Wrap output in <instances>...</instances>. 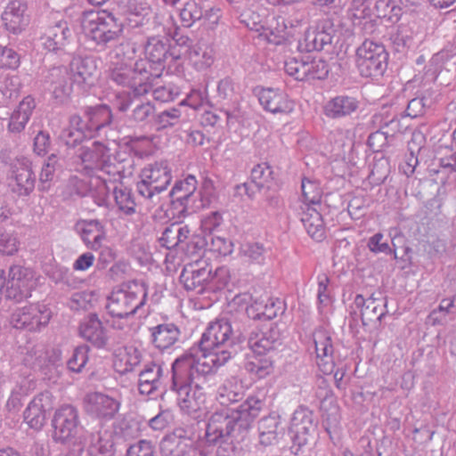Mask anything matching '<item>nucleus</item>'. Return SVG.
Returning a JSON list of instances; mask_svg holds the SVG:
<instances>
[{
    "mask_svg": "<svg viewBox=\"0 0 456 456\" xmlns=\"http://www.w3.org/2000/svg\"><path fill=\"white\" fill-rule=\"evenodd\" d=\"M94 456H114V438L112 433L105 432L100 436Z\"/></svg>",
    "mask_w": 456,
    "mask_h": 456,
    "instance_id": "58",
    "label": "nucleus"
},
{
    "mask_svg": "<svg viewBox=\"0 0 456 456\" xmlns=\"http://www.w3.org/2000/svg\"><path fill=\"white\" fill-rule=\"evenodd\" d=\"M246 370L257 379H264L273 371V361L270 357L252 355L245 364Z\"/></svg>",
    "mask_w": 456,
    "mask_h": 456,
    "instance_id": "40",
    "label": "nucleus"
},
{
    "mask_svg": "<svg viewBox=\"0 0 456 456\" xmlns=\"http://www.w3.org/2000/svg\"><path fill=\"white\" fill-rule=\"evenodd\" d=\"M388 54L384 45L365 40L356 51V65L362 77L382 76L387 66Z\"/></svg>",
    "mask_w": 456,
    "mask_h": 456,
    "instance_id": "7",
    "label": "nucleus"
},
{
    "mask_svg": "<svg viewBox=\"0 0 456 456\" xmlns=\"http://www.w3.org/2000/svg\"><path fill=\"white\" fill-rule=\"evenodd\" d=\"M181 110L177 108H169L154 117L157 130L171 128L179 124L181 119Z\"/></svg>",
    "mask_w": 456,
    "mask_h": 456,
    "instance_id": "49",
    "label": "nucleus"
},
{
    "mask_svg": "<svg viewBox=\"0 0 456 456\" xmlns=\"http://www.w3.org/2000/svg\"><path fill=\"white\" fill-rule=\"evenodd\" d=\"M151 342L159 350L172 347L179 341L181 331L174 323H162L150 329Z\"/></svg>",
    "mask_w": 456,
    "mask_h": 456,
    "instance_id": "29",
    "label": "nucleus"
},
{
    "mask_svg": "<svg viewBox=\"0 0 456 456\" xmlns=\"http://www.w3.org/2000/svg\"><path fill=\"white\" fill-rule=\"evenodd\" d=\"M113 400L100 393H92L86 395L85 407L88 412L102 414L106 409L111 407Z\"/></svg>",
    "mask_w": 456,
    "mask_h": 456,
    "instance_id": "45",
    "label": "nucleus"
},
{
    "mask_svg": "<svg viewBox=\"0 0 456 456\" xmlns=\"http://www.w3.org/2000/svg\"><path fill=\"white\" fill-rule=\"evenodd\" d=\"M73 81L84 87L91 86L96 77L97 66L93 58L77 57L71 62Z\"/></svg>",
    "mask_w": 456,
    "mask_h": 456,
    "instance_id": "27",
    "label": "nucleus"
},
{
    "mask_svg": "<svg viewBox=\"0 0 456 456\" xmlns=\"http://www.w3.org/2000/svg\"><path fill=\"white\" fill-rule=\"evenodd\" d=\"M359 108V101L353 96L340 94L330 99L323 106L324 115L331 119L351 116Z\"/></svg>",
    "mask_w": 456,
    "mask_h": 456,
    "instance_id": "24",
    "label": "nucleus"
},
{
    "mask_svg": "<svg viewBox=\"0 0 456 456\" xmlns=\"http://www.w3.org/2000/svg\"><path fill=\"white\" fill-rule=\"evenodd\" d=\"M301 222L309 236L314 240L321 241L325 238L322 216L314 208L307 207L303 211Z\"/></svg>",
    "mask_w": 456,
    "mask_h": 456,
    "instance_id": "35",
    "label": "nucleus"
},
{
    "mask_svg": "<svg viewBox=\"0 0 456 456\" xmlns=\"http://www.w3.org/2000/svg\"><path fill=\"white\" fill-rule=\"evenodd\" d=\"M154 449L151 442L141 440L137 444L130 445L126 456H153Z\"/></svg>",
    "mask_w": 456,
    "mask_h": 456,
    "instance_id": "61",
    "label": "nucleus"
},
{
    "mask_svg": "<svg viewBox=\"0 0 456 456\" xmlns=\"http://www.w3.org/2000/svg\"><path fill=\"white\" fill-rule=\"evenodd\" d=\"M266 250L260 243H246L240 248V254L248 262L261 265L265 262Z\"/></svg>",
    "mask_w": 456,
    "mask_h": 456,
    "instance_id": "50",
    "label": "nucleus"
},
{
    "mask_svg": "<svg viewBox=\"0 0 456 456\" xmlns=\"http://www.w3.org/2000/svg\"><path fill=\"white\" fill-rule=\"evenodd\" d=\"M313 339L315 346L317 365L319 369L325 375L334 372L336 387L339 389L344 388L345 386L343 385V379L345 377L346 370L343 369H337L334 371V348L330 331L323 327H319L314 331Z\"/></svg>",
    "mask_w": 456,
    "mask_h": 456,
    "instance_id": "8",
    "label": "nucleus"
},
{
    "mask_svg": "<svg viewBox=\"0 0 456 456\" xmlns=\"http://www.w3.org/2000/svg\"><path fill=\"white\" fill-rule=\"evenodd\" d=\"M109 152L110 149H107L103 144L95 142L94 149H86L81 154L82 162L86 164V167H93L91 164H94L96 167L101 166V169L104 170L110 166L102 165L104 160L105 152Z\"/></svg>",
    "mask_w": 456,
    "mask_h": 456,
    "instance_id": "43",
    "label": "nucleus"
},
{
    "mask_svg": "<svg viewBox=\"0 0 456 456\" xmlns=\"http://www.w3.org/2000/svg\"><path fill=\"white\" fill-rule=\"evenodd\" d=\"M51 317L52 312L46 305L30 304L16 309L10 322L15 329L37 332L49 323Z\"/></svg>",
    "mask_w": 456,
    "mask_h": 456,
    "instance_id": "10",
    "label": "nucleus"
},
{
    "mask_svg": "<svg viewBox=\"0 0 456 456\" xmlns=\"http://www.w3.org/2000/svg\"><path fill=\"white\" fill-rule=\"evenodd\" d=\"M79 333L81 337L98 347H102L106 345V331L96 315H89L82 322L79 327Z\"/></svg>",
    "mask_w": 456,
    "mask_h": 456,
    "instance_id": "31",
    "label": "nucleus"
},
{
    "mask_svg": "<svg viewBox=\"0 0 456 456\" xmlns=\"http://www.w3.org/2000/svg\"><path fill=\"white\" fill-rule=\"evenodd\" d=\"M12 189L19 195L29 194L35 186V176L28 165L18 163L12 170Z\"/></svg>",
    "mask_w": 456,
    "mask_h": 456,
    "instance_id": "33",
    "label": "nucleus"
},
{
    "mask_svg": "<svg viewBox=\"0 0 456 456\" xmlns=\"http://www.w3.org/2000/svg\"><path fill=\"white\" fill-rule=\"evenodd\" d=\"M118 9H122L124 14H129L134 19L127 18L129 26L132 28L138 27L142 23L143 16L148 13V8L143 6H135L134 2L129 1L127 6L118 4Z\"/></svg>",
    "mask_w": 456,
    "mask_h": 456,
    "instance_id": "55",
    "label": "nucleus"
},
{
    "mask_svg": "<svg viewBox=\"0 0 456 456\" xmlns=\"http://www.w3.org/2000/svg\"><path fill=\"white\" fill-rule=\"evenodd\" d=\"M162 364L150 362L140 371L138 389L142 395H150L159 388L162 384Z\"/></svg>",
    "mask_w": 456,
    "mask_h": 456,
    "instance_id": "25",
    "label": "nucleus"
},
{
    "mask_svg": "<svg viewBox=\"0 0 456 456\" xmlns=\"http://www.w3.org/2000/svg\"><path fill=\"white\" fill-rule=\"evenodd\" d=\"M281 431V418L277 414H270L258 422L259 442L264 446H269L277 442Z\"/></svg>",
    "mask_w": 456,
    "mask_h": 456,
    "instance_id": "32",
    "label": "nucleus"
},
{
    "mask_svg": "<svg viewBox=\"0 0 456 456\" xmlns=\"http://www.w3.org/2000/svg\"><path fill=\"white\" fill-rule=\"evenodd\" d=\"M81 28L86 37L98 44L107 43L113 37L114 16L106 11H87L81 17Z\"/></svg>",
    "mask_w": 456,
    "mask_h": 456,
    "instance_id": "11",
    "label": "nucleus"
},
{
    "mask_svg": "<svg viewBox=\"0 0 456 456\" xmlns=\"http://www.w3.org/2000/svg\"><path fill=\"white\" fill-rule=\"evenodd\" d=\"M307 66L309 68L307 80L324 79L329 74V65L322 59L308 56Z\"/></svg>",
    "mask_w": 456,
    "mask_h": 456,
    "instance_id": "54",
    "label": "nucleus"
},
{
    "mask_svg": "<svg viewBox=\"0 0 456 456\" xmlns=\"http://www.w3.org/2000/svg\"><path fill=\"white\" fill-rule=\"evenodd\" d=\"M354 303L357 308H361V319L364 326L380 322L386 314V304L372 296L365 299L358 294Z\"/></svg>",
    "mask_w": 456,
    "mask_h": 456,
    "instance_id": "26",
    "label": "nucleus"
},
{
    "mask_svg": "<svg viewBox=\"0 0 456 456\" xmlns=\"http://www.w3.org/2000/svg\"><path fill=\"white\" fill-rule=\"evenodd\" d=\"M246 327L236 321L223 317L210 322L199 341L200 352H208L219 366L234 356L240 345L246 340Z\"/></svg>",
    "mask_w": 456,
    "mask_h": 456,
    "instance_id": "2",
    "label": "nucleus"
},
{
    "mask_svg": "<svg viewBox=\"0 0 456 456\" xmlns=\"http://www.w3.org/2000/svg\"><path fill=\"white\" fill-rule=\"evenodd\" d=\"M374 123L379 124V127L388 137H393L397 133L402 132V126L397 115L389 116L387 112H379L373 117Z\"/></svg>",
    "mask_w": 456,
    "mask_h": 456,
    "instance_id": "46",
    "label": "nucleus"
},
{
    "mask_svg": "<svg viewBox=\"0 0 456 456\" xmlns=\"http://www.w3.org/2000/svg\"><path fill=\"white\" fill-rule=\"evenodd\" d=\"M350 11L352 12V16L357 20L364 19L371 14L368 0H353Z\"/></svg>",
    "mask_w": 456,
    "mask_h": 456,
    "instance_id": "64",
    "label": "nucleus"
},
{
    "mask_svg": "<svg viewBox=\"0 0 456 456\" xmlns=\"http://www.w3.org/2000/svg\"><path fill=\"white\" fill-rule=\"evenodd\" d=\"M248 344L255 355L266 356L267 353L275 349L281 343L277 330H269L266 332L251 331Z\"/></svg>",
    "mask_w": 456,
    "mask_h": 456,
    "instance_id": "28",
    "label": "nucleus"
},
{
    "mask_svg": "<svg viewBox=\"0 0 456 456\" xmlns=\"http://www.w3.org/2000/svg\"><path fill=\"white\" fill-rule=\"evenodd\" d=\"M302 197L307 207L310 205H319L322 200V189L314 181L307 178L302 179L301 183Z\"/></svg>",
    "mask_w": 456,
    "mask_h": 456,
    "instance_id": "48",
    "label": "nucleus"
},
{
    "mask_svg": "<svg viewBox=\"0 0 456 456\" xmlns=\"http://www.w3.org/2000/svg\"><path fill=\"white\" fill-rule=\"evenodd\" d=\"M334 29L332 27L327 28L323 26L322 28L309 31L305 35V43L308 51H322L326 45L332 43Z\"/></svg>",
    "mask_w": 456,
    "mask_h": 456,
    "instance_id": "38",
    "label": "nucleus"
},
{
    "mask_svg": "<svg viewBox=\"0 0 456 456\" xmlns=\"http://www.w3.org/2000/svg\"><path fill=\"white\" fill-rule=\"evenodd\" d=\"M88 119V128L90 130H99L105 125H109L111 120V110L105 105H100L90 109L86 112Z\"/></svg>",
    "mask_w": 456,
    "mask_h": 456,
    "instance_id": "42",
    "label": "nucleus"
},
{
    "mask_svg": "<svg viewBox=\"0 0 456 456\" xmlns=\"http://www.w3.org/2000/svg\"><path fill=\"white\" fill-rule=\"evenodd\" d=\"M212 266L204 258H197L186 264L180 274V281L186 290H194L198 294L208 291V280Z\"/></svg>",
    "mask_w": 456,
    "mask_h": 456,
    "instance_id": "15",
    "label": "nucleus"
},
{
    "mask_svg": "<svg viewBox=\"0 0 456 456\" xmlns=\"http://www.w3.org/2000/svg\"><path fill=\"white\" fill-rule=\"evenodd\" d=\"M54 397L49 392H44L33 398L24 411V421L36 430H41L46 423L47 414L53 410Z\"/></svg>",
    "mask_w": 456,
    "mask_h": 456,
    "instance_id": "19",
    "label": "nucleus"
},
{
    "mask_svg": "<svg viewBox=\"0 0 456 456\" xmlns=\"http://www.w3.org/2000/svg\"><path fill=\"white\" fill-rule=\"evenodd\" d=\"M69 37L70 30L68 22L61 19L48 25L41 39L45 49L50 52H57L64 49Z\"/></svg>",
    "mask_w": 456,
    "mask_h": 456,
    "instance_id": "23",
    "label": "nucleus"
},
{
    "mask_svg": "<svg viewBox=\"0 0 456 456\" xmlns=\"http://www.w3.org/2000/svg\"><path fill=\"white\" fill-rule=\"evenodd\" d=\"M144 50L148 59L153 63H161L167 59V47L158 37H151Z\"/></svg>",
    "mask_w": 456,
    "mask_h": 456,
    "instance_id": "47",
    "label": "nucleus"
},
{
    "mask_svg": "<svg viewBox=\"0 0 456 456\" xmlns=\"http://www.w3.org/2000/svg\"><path fill=\"white\" fill-rule=\"evenodd\" d=\"M80 235L88 248L98 250L107 240L106 232L98 221H83L79 224Z\"/></svg>",
    "mask_w": 456,
    "mask_h": 456,
    "instance_id": "30",
    "label": "nucleus"
},
{
    "mask_svg": "<svg viewBox=\"0 0 456 456\" xmlns=\"http://www.w3.org/2000/svg\"><path fill=\"white\" fill-rule=\"evenodd\" d=\"M171 390L177 395V403L180 409L193 418L200 417V411L206 409V393L203 387L199 385H191L190 383L178 382L171 380Z\"/></svg>",
    "mask_w": 456,
    "mask_h": 456,
    "instance_id": "13",
    "label": "nucleus"
},
{
    "mask_svg": "<svg viewBox=\"0 0 456 456\" xmlns=\"http://www.w3.org/2000/svg\"><path fill=\"white\" fill-rule=\"evenodd\" d=\"M222 17L221 10L217 7H204L203 17L200 21L208 28L214 29Z\"/></svg>",
    "mask_w": 456,
    "mask_h": 456,
    "instance_id": "63",
    "label": "nucleus"
},
{
    "mask_svg": "<svg viewBox=\"0 0 456 456\" xmlns=\"http://www.w3.org/2000/svg\"><path fill=\"white\" fill-rule=\"evenodd\" d=\"M35 107L36 102L33 97L29 95L24 97L11 116L8 126L9 130L12 132H20L23 130Z\"/></svg>",
    "mask_w": 456,
    "mask_h": 456,
    "instance_id": "34",
    "label": "nucleus"
},
{
    "mask_svg": "<svg viewBox=\"0 0 456 456\" xmlns=\"http://www.w3.org/2000/svg\"><path fill=\"white\" fill-rule=\"evenodd\" d=\"M20 62V56L14 50L0 45V67L15 69Z\"/></svg>",
    "mask_w": 456,
    "mask_h": 456,
    "instance_id": "57",
    "label": "nucleus"
},
{
    "mask_svg": "<svg viewBox=\"0 0 456 456\" xmlns=\"http://www.w3.org/2000/svg\"><path fill=\"white\" fill-rule=\"evenodd\" d=\"M273 171L267 163L257 164L251 170V183H254L258 190L263 188H270V183L273 180Z\"/></svg>",
    "mask_w": 456,
    "mask_h": 456,
    "instance_id": "44",
    "label": "nucleus"
},
{
    "mask_svg": "<svg viewBox=\"0 0 456 456\" xmlns=\"http://www.w3.org/2000/svg\"><path fill=\"white\" fill-rule=\"evenodd\" d=\"M230 281V271L225 266H220L211 273L208 280V291H216L223 289Z\"/></svg>",
    "mask_w": 456,
    "mask_h": 456,
    "instance_id": "53",
    "label": "nucleus"
},
{
    "mask_svg": "<svg viewBox=\"0 0 456 456\" xmlns=\"http://www.w3.org/2000/svg\"><path fill=\"white\" fill-rule=\"evenodd\" d=\"M137 183L139 195L154 201L158 194L167 190L172 180L171 168L167 160L148 164L141 171Z\"/></svg>",
    "mask_w": 456,
    "mask_h": 456,
    "instance_id": "6",
    "label": "nucleus"
},
{
    "mask_svg": "<svg viewBox=\"0 0 456 456\" xmlns=\"http://www.w3.org/2000/svg\"><path fill=\"white\" fill-rule=\"evenodd\" d=\"M176 227L177 224L174 223L165 228L161 237L159 238V243L162 247H165L167 249L177 248V240H175V236H177L178 232H176Z\"/></svg>",
    "mask_w": 456,
    "mask_h": 456,
    "instance_id": "60",
    "label": "nucleus"
},
{
    "mask_svg": "<svg viewBox=\"0 0 456 456\" xmlns=\"http://www.w3.org/2000/svg\"><path fill=\"white\" fill-rule=\"evenodd\" d=\"M397 237H395L392 240V246L393 248H390L387 242H382L383 240V234L380 232L375 233L373 236H371L368 240V248L373 253H385L387 255L394 254V258L397 259V254H396V245L395 240H397Z\"/></svg>",
    "mask_w": 456,
    "mask_h": 456,
    "instance_id": "51",
    "label": "nucleus"
},
{
    "mask_svg": "<svg viewBox=\"0 0 456 456\" xmlns=\"http://www.w3.org/2000/svg\"><path fill=\"white\" fill-rule=\"evenodd\" d=\"M197 189V180L193 175H188L184 180L177 181L170 191L174 208L179 206L178 217L190 214V200Z\"/></svg>",
    "mask_w": 456,
    "mask_h": 456,
    "instance_id": "22",
    "label": "nucleus"
},
{
    "mask_svg": "<svg viewBox=\"0 0 456 456\" xmlns=\"http://www.w3.org/2000/svg\"><path fill=\"white\" fill-rule=\"evenodd\" d=\"M1 20L7 32L13 35L25 32L30 24L27 3L24 0H11L4 7Z\"/></svg>",
    "mask_w": 456,
    "mask_h": 456,
    "instance_id": "17",
    "label": "nucleus"
},
{
    "mask_svg": "<svg viewBox=\"0 0 456 456\" xmlns=\"http://www.w3.org/2000/svg\"><path fill=\"white\" fill-rule=\"evenodd\" d=\"M118 175L119 186L116 184V207L118 208L116 220L119 225L123 224L127 229H135L134 216L136 215V203L131 187L134 183L133 171L129 169L127 174L124 175L118 170Z\"/></svg>",
    "mask_w": 456,
    "mask_h": 456,
    "instance_id": "9",
    "label": "nucleus"
},
{
    "mask_svg": "<svg viewBox=\"0 0 456 456\" xmlns=\"http://www.w3.org/2000/svg\"><path fill=\"white\" fill-rule=\"evenodd\" d=\"M126 75L134 76V80L122 84L126 88L121 91L116 90V107L120 111L133 107L131 119L136 123L147 122L155 113L153 103L145 97L152 87L148 82L150 76H142L130 69Z\"/></svg>",
    "mask_w": 456,
    "mask_h": 456,
    "instance_id": "3",
    "label": "nucleus"
},
{
    "mask_svg": "<svg viewBox=\"0 0 456 456\" xmlns=\"http://www.w3.org/2000/svg\"><path fill=\"white\" fill-rule=\"evenodd\" d=\"M141 362V354L134 346H123L116 349V371L126 374Z\"/></svg>",
    "mask_w": 456,
    "mask_h": 456,
    "instance_id": "36",
    "label": "nucleus"
},
{
    "mask_svg": "<svg viewBox=\"0 0 456 456\" xmlns=\"http://www.w3.org/2000/svg\"><path fill=\"white\" fill-rule=\"evenodd\" d=\"M204 7V3L201 1H187L180 11V19L183 26L190 28L196 21H200L203 17Z\"/></svg>",
    "mask_w": 456,
    "mask_h": 456,
    "instance_id": "39",
    "label": "nucleus"
},
{
    "mask_svg": "<svg viewBox=\"0 0 456 456\" xmlns=\"http://www.w3.org/2000/svg\"><path fill=\"white\" fill-rule=\"evenodd\" d=\"M264 402L256 396H248L238 408H222L213 412L208 419L205 439L209 444L236 438L246 431L258 417Z\"/></svg>",
    "mask_w": 456,
    "mask_h": 456,
    "instance_id": "1",
    "label": "nucleus"
},
{
    "mask_svg": "<svg viewBox=\"0 0 456 456\" xmlns=\"http://www.w3.org/2000/svg\"><path fill=\"white\" fill-rule=\"evenodd\" d=\"M243 387L234 379L225 380L217 390V400L223 406L235 403L243 398Z\"/></svg>",
    "mask_w": 456,
    "mask_h": 456,
    "instance_id": "37",
    "label": "nucleus"
},
{
    "mask_svg": "<svg viewBox=\"0 0 456 456\" xmlns=\"http://www.w3.org/2000/svg\"><path fill=\"white\" fill-rule=\"evenodd\" d=\"M196 357L192 353L185 354L175 360L171 366V380L203 387L207 377L213 373L214 367H220L208 352Z\"/></svg>",
    "mask_w": 456,
    "mask_h": 456,
    "instance_id": "4",
    "label": "nucleus"
},
{
    "mask_svg": "<svg viewBox=\"0 0 456 456\" xmlns=\"http://www.w3.org/2000/svg\"><path fill=\"white\" fill-rule=\"evenodd\" d=\"M388 162L387 159H380L374 163L369 177L376 183H384L388 174Z\"/></svg>",
    "mask_w": 456,
    "mask_h": 456,
    "instance_id": "62",
    "label": "nucleus"
},
{
    "mask_svg": "<svg viewBox=\"0 0 456 456\" xmlns=\"http://www.w3.org/2000/svg\"><path fill=\"white\" fill-rule=\"evenodd\" d=\"M262 107L273 114H287L293 110L294 104L285 92L280 89L262 88L257 93Z\"/></svg>",
    "mask_w": 456,
    "mask_h": 456,
    "instance_id": "21",
    "label": "nucleus"
},
{
    "mask_svg": "<svg viewBox=\"0 0 456 456\" xmlns=\"http://www.w3.org/2000/svg\"><path fill=\"white\" fill-rule=\"evenodd\" d=\"M183 430H177L174 434L166 436L160 442L162 456H197L198 451L194 448L193 440L183 436Z\"/></svg>",
    "mask_w": 456,
    "mask_h": 456,
    "instance_id": "20",
    "label": "nucleus"
},
{
    "mask_svg": "<svg viewBox=\"0 0 456 456\" xmlns=\"http://www.w3.org/2000/svg\"><path fill=\"white\" fill-rule=\"evenodd\" d=\"M89 347L87 346H79L73 351L72 355L69 359L68 368L74 372H80L89 359Z\"/></svg>",
    "mask_w": 456,
    "mask_h": 456,
    "instance_id": "52",
    "label": "nucleus"
},
{
    "mask_svg": "<svg viewBox=\"0 0 456 456\" xmlns=\"http://www.w3.org/2000/svg\"><path fill=\"white\" fill-rule=\"evenodd\" d=\"M191 57L194 59L195 64L199 69H203L208 68L213 63V55L211 49H202L198 47L191 53Z\"/></svg>",
    "mask_w": 456,
    "mask_h": 456,
    "instance_id": "59",
    "label": "nucleus"
},
{
    "mask_svg": "<svg viewBox=\"0 0 456 456\" xmlns=\"http://www.w3.org/2000/svg\"><path fill=\"white\" fill-rule=\"evenodd\" d=\"M53 439L69 446H81L83 428L80 426L77 410L69 404L59 407L52 419Z\"/></svg>",
    "mask_w": 456,
    "mask_h": 456,
    "instance_id": "5",
    "label": "nucleus"
},
{
    "mask_svg": "<svg viewBox=\"0 0 456 456\" xmlns=\"http://www.w3.org/2000/svg\"><path fill=\"white\" fill-rule=\"evenodd\" d=\"M208 245L207 240L197 234H192L190 237V240L186 242L185 247H183V251L189 256H196L199 258H202L201 255Z\"/></svg>",
    "mask_w": 456,
    "mask_h": 456,
    "instance_id": "56",
    "label": "nucleus"
},
{
    "mask_svg": "<svg viewBox=\"0 0 456 456\" xmlns=\"http://www.w3.org/2000/svg\"><path fill=\"white\" fill-rule=\"evenodd\" d=\"M33 278L34 274L30 269L20 265L12 266L6 281L4 278L6 297L20 301L28 297L34 284Z\"/></svg>",
    "mask_w": 456,
    "mask_h": 456,
    "instance_id": "16",
    "label": "nucleus"
},
{
    "mask_svg": "<svg viewBox=\"0 0 456 456\" xmlns=\"http://www.w3.org/2000/svg\"><path fill=\"white\" fill-rule=\"evenodd\" d=\"M116 41L118 42V45L116 46V84H126L134 80L133 77L126 75L128 70H133L137 74L142 76V74H149V72L143 69L139 68L135 59V49L134 45L122 39L116 34Z\"/></svg>",
    "mask_w": 456,
    "mask_h": 456,
    "instance_id": "14",
    "label": "nucleus"
},
{
    "mask_svg": "<svg viewBox=\"0 0 456 456\" xmlns=\"http://www.w3.org/2000/svg\"><path fill=\"white\" fill-rule=\"evenodd\" d=\"M147 293L145 288L135 281L121 284L116 290V318H129L144 305Z\"/></svg>",
    "mask_w": 456,
    "mask_h": 456,
    "instance_id": "12",
    "label": "nucleus"
},
{
    "mask_svg": "<svg viewBox=\"0 0 456 456\" xmlns=\"http://www.w3.org/2000/svg\"><path fill=\"white\" fill-rule=\"evenodd\" d=\"M312 411L305 406H299L293 413L290 422L291 439L294 445L301 448L306 445L315 431Z\"/></svg>",
    "mask_w": 456,
    "mask_h": 456,
    "instance_id": "18",
    "label": "nucleus"
},
{
    "mask_svg": "<svg viewBox=\"0 0 456 456\" xmlns=\"http://www.w3.org/2000/svg\"><path fill=\"white\" fill-rule=\"evenodd\" d=\"M308 56L290 57L285 61L284 69L288 75L298 81H307Z\"/></svg>",
    "mask_w": 456,
    "mask_h": 456,
    "instance_id": "41",
    "label": "nucleus"
}]
</instances>
